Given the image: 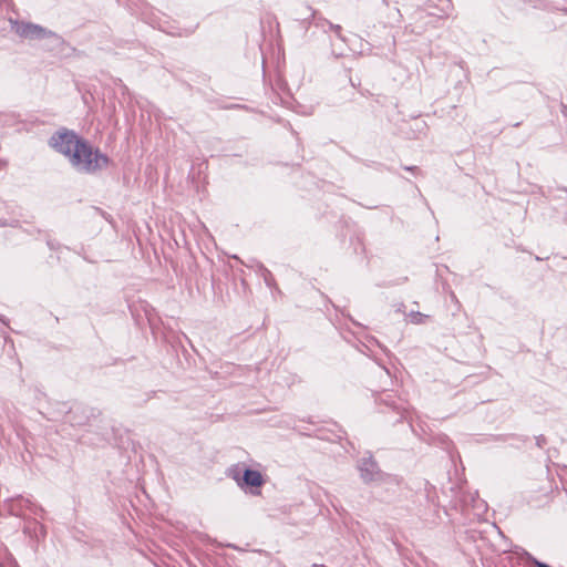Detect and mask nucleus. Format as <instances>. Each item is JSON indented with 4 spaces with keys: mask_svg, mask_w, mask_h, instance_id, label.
<instances>
[{
    "mask_svg": "<svg viewBox=\"0 0 567 567\" xmlns=\"http://www.w3.org/2000/svg\"><path fill=\"white\" fill-rule=\"evenodd\" d=\"M308 10L310 11V23L312 25L322 30V32L324 33L333 32L339 40H341L342 42H347L346 37L342 34V27L340 24H334L330 22L328 19L322 17L311 7H309Z\"/></svg>",
    "mask_w": 567,
    "mask_h": 567,
    "instance_id": "obj_3",
    "label": "nucleus"
},
{
    "mask_svg": "<svg viewBox=\"0 0 567 567\" xmlns=\"http://www.w3.org/2000/svg\"><path fill=\"white\" fill-rule=\"evenodd\" d=\"M381 401L384 402L390 408H392L393 410H396V411L401 410V405L396 404V402L394 400H392V395L389 393L385 394L384 398L382 396Z\"/></svg>",
    "mask_w": 567,
    "mask_h": 567,
    "instance_id": "obj_9",
    "label": "nucleus"
},
{
    "mask_svg": "<svg viewBox=\"0 0 567 567\" xmlns=\"http://www.w3.org/2000/svg\"><path fill=\"white\" fill-rule=\"evenodd\" d=\"M48 245L51 249H55V244H53L51 240L48 241Z\"/></svg>",
    "mask_w": 567,
    "mask_h": 567,
    "instance_id": "obj_15",
    "label": "nucleus"
},
{
    "mask_svg": "<svg viewBox=\"0 0 567 567\" xmlns=\"http://www.w3.org/2000/svg\"><path fill=\"white\" fill-rule=\"evenodd\" d=\"M55 152L69 158L72 167L84 174H95L109 166L110 158L80 137L75 132L62 128L48 142Z\"/></svg>",
    "mask_w": 567,
    "mask_h": 567,
    "instance_id": "obj_1",
    "label": "nucleus"
},
{
    "mask_svg": "<svg viewBox=\"0 0 567 567\" xmlns=\"http://www.w3.org/2000/svg\"><path fill=\"white\" fill-rule=\"evenodd\" d=\"M404 169L412 172V173H415L416 171H419V168L416 166H405Z\"/></svg>",
    "mask_w": 567,
    "mask_h": 567,
    "instance_id": "obj_13",
    "label": "nucleus"
},
{
    "mask_svg": "<svg viewBox=\"0 0 567 567\" xmlns=\"http://www.w3.org/2000/svg\"><path fill=\"white\" fill-rule=\"evenodd\" d=\"M360 477L364 483L378 482L383 477V473L380 471L378 463L372 456L363 457L358 464Z\"/></svg>",
    "mask_w": 567,
    "mask_h": 567,
    "instance_id": "obj_4",
    "label": "nucleus"
},
{
    "mask_svg": "<svg viewBox=\"0 0 567 567\" xmlns=\"http://www.w3.org/2000/svg\"><path fill=\"white\" fill-rule=\"evenodd\" d=\"M525 554H526V556H527V559H528L530 563H533V565H534L535 567H551V566L547 565L546 563H543V561L537 560V559H536V558H534L530 554H528V553H525Z\"/></svg>",
    "mask_w": 567,
    "mask_h": 567,
    "instance_id": "obj_11",
    "label": "nucleus"
},
{
    "mask_svg": "<svg viewBox=\"0 0 567 567\" xmlns=\"http://www.w3.org/2000/svg\"><path fill=\"white\" fill-rule=\"evenodd\" d=\"M315 567H324V566H322V565L321 566L315 565Z\"/></svg>",
    "mask_w": 567,
    "mask_h": 567,
    "instance_id": "obj_17",
    "label": "nucleus"
},
{
    "mask_svg": "<svg viewBox=\"0 0 567 567\" xmlns=\"http://www.w3.org/2000/svg\"><path fill=\"white\" fill-rule=\"evenodd\" d=\"M261 270H262V277H264V280H265V284L268 286V287H272L274 284H275V279L272 277V274L266 269L265 267H261Z\"/></svg>",
    "mask_w": 567,
    "mask_h": 567,
    "instance_id": "obj_10",
    "label": "nucleus"
},
{
    "mask_svg": "<svg viewBox=\"0 0 567 567\" xmlns=\"http://www.w3.org/2000/svg\"><path fill=\"white\" fill-rule=\"evenodd\" d=\"M546 437L544 435H539L536 437V445L538 447H544V445L546 444Z\"/></svg>",
    "mask_w": 567,
    "mask_h": 567,
    "instance_id": "obj_12",
    "label": "nucleus"
},
{
    "mask_svg": "<svg viewBox=\"0 0 567 567\" xmlns=\"http://www.w3.org/2000/svg\"><path fill=\"white\" fill-rule=\"evenodd\" d=\"M43 40L47 41L45 48L48 51H62L65 44V41L61 35L49 29H47V34Z\"/></svg>",
    "mask_w": 567,
    "mask_h": 567,
    "instance_id": "obj_7",
    "label": "nucleus"
},
{
    "mask_svg": "<svg viewBox=\"0 0 567 567\" xmlns=\"http://www.w3.org/2000/svg\"><path fill=\"white\" fill-rule=\"evenodd\" d=\"M243 485L249 487H260L264 485L265 480L259 471L246 468L243 474Z\"/></svg>",
    "mask_w": 567,
    "mask_h": 567,
    "instance_id": "obj_6",
    "label": "nucleus"
},
{
    "mask_svg": "<svg viewBox=\"0 0 567 567\" xmlns=\"http://www.w3.org/2000/svg\"><path fill=\"white\" fill-rule=\"evenodd\" d=\"M23 508H29L34 514H38V511L41 512V513L44 512L42 507L32 504L30 502V499L24 498L23 496H19L17 498H13L9 503V511H10V513L12 515L21 516L22 515L21 512H22Z\"/></svg>",
    "mask_w": 567,
    "mask_h": 567,
    "instance_id": "obj_5",
    "label": "nucleus"
},
{
    "mask_svg": "<svg viewBox=\"0 0 567 567\" xmlns=\"http://www.w3.org/2000/svg\"><path fill=\"white\" fill-rule=\"evenodd\" d=\"M9 23L11 27V31H13L18 37L25 40H43L47 34V28L27 21H21L17 19H9Z\"/></svg>",
    "mask_w": 567,
    "mask_h": 567,
    "instance_id": "obj_2",
    "label": "nucleus"
},
{
    "mask_svg": "<svg viewBox=\"0 0 567 567\" xmlns=\"http://www.w3.org/2000/svg\"><path fill=\"white\" fill-rule=\"evenodd\" d=\"M561 113L567 116V106L566 105H561Z\"/></svg>",
    "mask_w": 567,
    "mask_h": 567,
    "instance_id": "obj_14",
    "label": "nucleus"
},
{
    "mask_svg": "<svg viewBox=\"0 0 567 567\" xmlns=\"http://www.w3.org/2000/svg\"><path fill=\"white\" fill-rule=\"evenodd\" d=\"M382 3L388 7L389 6V0H382Z\"/></svg>",
    "mask_w": 567,
    "mask_h": 567,
    "instance_id": "obj_16",
    "label": "nucleus"
},
{
    "mask_svg": "<svg viewBox=\"0 0 567 567\" xmlns=\"http://www.w3.org/2000/svg\"><path fill=\"white\" fill-rule=\"evenodd\" d=\"M410 321L414 324H422L429 318L427 315H424L419 311H411L409 315Z\"/></svg>",
    "mask_w": 567,
    "mask_h": 567,
    "instance_id": "obj_8",
    "label": "nucleus"
}]
</instances>
